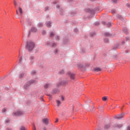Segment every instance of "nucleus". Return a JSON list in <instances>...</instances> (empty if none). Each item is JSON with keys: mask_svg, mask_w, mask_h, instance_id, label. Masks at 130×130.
Wrapping results in <instances>:
<instances>
[{"mask_svg": "<svg viewBox=\"0 0 130 130\" xmlns=\"http://www.w3.org/2000/svg\"><path fill=\"white\" fill-rule=\"evenodd\" d=\"M35 46V44L33 43V42L31 41H27L25 45V47L27 50L29 51H31L34 48Z\"/></svg>", "mask_w": 130, "mask_h": 130, "instance_id": "f257e3e1", "label": "nucleus"}, {"mask_svg": "<svg viewBox=\"0 0 130 130\" xmlns=\"http://www.w3.org/2000/svg\"><path fill=\"white\" fill-rule=\"evenodd\" d=\"M36 83H37V81H36V80H31L26 82L24 84V87L25 88V89H27V88H29V87L30 86V85H31V84H36Z\"/></svg>", "mask_w": 130, "mask_h": 130, "instance_id": "f03ea898", "label": "nucleus"}, {"mask_svg": "<svg viewBox=\"0 0 130 130\" xmlns=\"http://www.w3.org/2000/svg\"><path fill=\"white\" fill-rule=\"evenodd\" d=\"M24 114V113L21 111H17V112H15L13 113V116H20L21 115H23Z\"/></svg>", "mask_w": 130, "mask_h": 130, "instance_id": "7ed1b4c3", "label": "nucleus"}, {"mask_svg": "<svg viewBox=\"0 0 130 130\" xmlns=\"http://www.w3.org/2000/svg\"><path fill=\"white\" fill-rule=\"evenodd\" d=\"M49 121V119L47 118H44L42 120V122H43V123H45V124L46 125L48 124Z\"/></svg>", "mask_w": 130, "mask_h": 130, "instance_id": "20e7f679", "label": "nucleus"}, {"mask_svg": "<svg viewBox=\"0 0 130 130\" xmlns=\"http://www.w3.org/2000/svg\"><path fill=\"white\" fill-rule=\"evenodd\" d=\"M123 116H124V114L118 115L115 116V118H117V119H121Z\"/></svg>", "mask_w": 130, "mask_h": 130, "instance_id": "39448f33", "label": "nucleus"}, {"mask_svg": "<svg viewBox=\"0 0 130 130\" xmlns=\"http://www.w3.org/2000/svg\"><path fill=\"white\" fill-rule=\"evenodd\" d=\"M68 74L72 80H74L75 79V74H73L70 72H69Z\"/></svg>", "mask_w": 130, "mask_h": 130, "instance_id": "423d86ee", "label": "nucleus"}, {"mask_svg": "<svg viewBox=\"0 0 130 130\" xmlns=\"http://www.w3.org/2000/svg\"><path fill=\"white\" fill-rule=\"evenodd\" d=\"M114 127H117L118 128H120L122 127V124H117L114 126Z\"/></svg>", "mask_w": 130, "mask_h": 130, "instance_id": "0eeeda50", "label": "nucleus"}, {"mask_svg": "<svg viewBox=\"0 0 130 130\" xmlns=\"http://www.w3.org/2000/svg\"><path fill=\"white\" fill-rule=\"evenodd\" d=\"M29 60L31 62V63H33V62H34V56H31L29 57Z\"/></svg>", "mask_w": 130, "mask_h": 130, "instance_id": "6e6552de", "label": "nucleus"}, {"mask_svg": "<svg viewBox=\"0 0 130 130\" xmlns=\"http://www.w3.org/2000/svg\"><path fill=\"white\" fill-rule=\"evenodd\" d=\"M18 10L19 11L20 16H22V15H23V10H22L21 8L19 7Z\"/></svg>", "mask_w": 130, "mask_h": 130, "instance_id": "1a4fd4ad", "label": "nucleus"}, {"mask_svg": "<svg viewBox=\"0 0 130 130\" xmlns=\"http://www.w3.org/2000/svg\"><path fill=\"white\" fill-rule=\"evenodd\" d=\"M49 87H50V85L48 83H47L44 85V88H45V89H47V88H49Z\"/></svg>", "mask_w": 130, "mask_h": 130, "instance_id": "9d476101", "label": "nucleus"}, {"mask_svg": "<svg viewBox=\"0 0 130 130\" xmlns=\"http://www.w3.org/2000/svg\"><path fill=\"white\" fill-rule=\"evenodd\" d=\"M94 72H98L101 71V69L99 68H96L94 69Z\"/></svg>", "mask_w": 130, "mask_h": 130, "instance_id": "9b49d317", "label": "nucleus"}, {"mask_svg": "<svg viewBox=\"0 0 130 130\" xmlns=\"http://www.w3.org/2000/svg\"><path fill=\"white\" fill-rule=\"evenodd\" d=\"M31 32H35L37 31V29H36V28L32 27L31 29Z\"/></svg>", "mask_w": 130, "mask_h": 130, "instance_id": "f8f14e48", "label": "nucleus"}, {"mask_svg": "<svg viewBox=\"0 0 130 130\" xmlns=\"http://www.w3.org/2000/svg\"><path fill=\"white\" fill-rule=\"evenodd\" d=\"M47 27H51V22H50V21H48L47 22Z\"/></svg>", "mask_w": 130, "mask_h": 130, "instance_id": "ddd939ff", "label": "nucleus"}, {"mask_svg": "<svg viewBox=\"0 0 130 130\" xmlns=\"http://www.w3.org/2000/svg\"><path fill=\"white\" fill-rule=\"evenodd\" d=\"M24 77V73H21L19 75V79H22V78Z\"/></svg>", "mask_w": 130, "mask_h": 130, "instance_id": "4468645a", "label": "nucleus"}, {"mask_svg": "<svg viewBox=\"0 0 130 130\" xmlns=\"http://www.w3.org/2000/svg\"><path fill=\"white\" fill-rule=\"evenodd\" d=\"M84 108L85 109H89V108H90V105H86L85 106H84Z\"/></svg>", "mask_w": 130, "mask_h": 130, "instance_id": "2eb2a0df", "label": "nucleus"}, {"mask_svg": "<svg viewBox=\"0 0 130 130\" xmlns=\"http://www.w3.org/2000/svg\"><path fill=\"white\" fill-rule=\"evenodd\" d=\"M110 126V125L109 124L106 125L105 126V129H107L109 128Z\"/></svg>", "mask_w": 130, "mask_h": 130, "instance_id": "dca6fc26", "label": "nucleus"}, {"mask_svg": "<svg viewBox=\"0 0 130 130\" xmlns=\"http://www.w3.org/2000/svg\"><path fill=\"white\" fill-rule=\"evenodd\" d=\"M103 101H106L107 100V96H104L102 98Z\"/></svg>", "mask_w": 130, "mask_h": 130, "instance_id": "f3484780", "label": "nucleus"}, {"mask_svg": "<svg viewBox=\"0 0 130 130\" xmlns=\"http://www.w3.org/2000/svg\"><path fill=\"white\" fill-rule=\"evenodd\" d=\"M57 102V106L58 107L59 106L60 104H61V102L59 101H56Z\"/></svg>", "mask_w": 130, "mask_h": 130, "instance_id": "a211bd4d", "label": "nucleus"}, {"mask_svg": "<svg viewBox=\"0 0 130 130\" xmlns=\"http://www.w3.org/2000/svg\"><path fill=\"white\" fill-rule=\"evenodd\" d=\"M18 57H19V62H21V61H22V57L20 56V53H19V55L18 56Z\"/></svg>", "mask_w": 130, "mask_h": 130, "instance_id": "6ab92c4d", "label": "nucleus"}, {"mask_svg": "<svg viewBox=\"0 0 130 130\" xmlns=\"http://www.w3.org/2000/svg\"><path fill=\"white\" fill-rule=\"evenodd\" d=\"M111 13L112 14H115V13H116V10H115V9H112L111 11Z\"/></svg>", "mask_w": 130, "mask_h": 130, "instance_id": "aec40b11", "label": "nucleus"}, {"mask_svg": "<svg viewBox=\"0 0 130 130\" xmlns=\"http://www.w3.org/2000/svg\"><path fill=\"white\" fill-rule=\"evenodd\" d=\"M66 84H68V82H67V81H62L61 83V85H66Z\"/></svg>", "mask_w": 130, "mask_h": 130, "instance_id": "412c9836", "label": "nucleus"}, {"mask_svg": "<svg viewBox=\"0 0 130 130\" xmlns=\"http://www.w3.org/2000/svg\"><path fill=\"white\" fill-rule=\"evenodd\" d=\"M53 36H54V32H51L50 37H53Z\"/></svg>", "mask_w": 130, "mask_h": 130, "instance_id": "4be33fe9", "label": "nucleus"}, {"mask_svg": "<svg viewBox=\"0 0 130 130\" xmlns=\"http://www.w3.org/2000/svg\"><path fill=\"white\" fill-rule=\"evenodd\" d=\"M104 42H105L106 43H107L108 42H109V40H108V39H105L104 40Z\"/></svg>", "mask_w": 130, "mask_h": 130, "instance_id": "5701e85b", "label": "nucleus"}, {"mask_svg": "<svg viewBox=\"0 0 130 130\" xmlns=\"http://www.w3.org/2000/svg\"><path fill=\"white\" fill-rule=\"evenodd\" d=\"M78 68H80L81 69V68H83V64H79L78 65Z\"/></svg>", "mask_w": 130, "mask_h": 130, "instance_id": "b1692460", "label": "nucleus"}, {"mask_svg": "<svg viewBox=\"0 0 130 130\" xmlns=\"http://www.w3.org/2000/svg\"><path fill=\"white\" fill-rule=\"evenodd\" d=\"M20 130H26V129L24 126H21L20 127Z\"/></svg>", "mask_w": 130, "mask_h": 130, "instance_id": "393cba45", "label": "nucleus"}, {"mask_svg": "<svg viewBox=\"0 0 130 130\" xmlns=\"http://www.w3.org/2000/svg\"><path fill=\"white\" fill-rule=\"evenodd\" d=\"M59 73V74H63L64 73V71L63 70H62Z\"/></svg>", "mask_w": 130, "mask_h": 130, "instance_id": "a878e982", "label": "nucleus"}, {"mask_svg": "<svg viewBox=\"0 0 130 130\" xmlns=\"http://www.w3.org/2000/svg\"><path fill=\"white\" fill-rule=\"evenodd\" d=\"M38 26L39 27H42V26H43V24L42 23H40L38 24Z\"/></svg>", "mask_w": 130, "mask_h": 130, "instance_id": "bb28decb", "label": "nucleus"}, {"mask_svg": "<svg viewBox=\"0 0 130 130\" xmlns=\"http://www.w3.org/2000/svg\"><path fill=\"white\" fill-rule=\"evenodd\" d=\"M107 26L108 27H110V26H111V23L110 22H108L107 24Z\"/></svg>", "mask_w": 130, "mask_h": 130, "instance_id": "cd10ccee", "label": "nucleus"}, {"mask_svg": "<svg viewBox=\"0 0 130 130\" xmlns=\"http://www.w3.org/2000/svg\"><path fill=\"white\" fill-rule=\"evenodd\" d=\"M7 111V109L4 108L2 110V112H6Z\"/></svg>", "mask_w": 130, "mask_h": 130, "instance_id": "c85d7f7f", "label": "nucleus"}, {"mask_svg": "<svg viewBox=\"0 0 130 130\" xmlns=\"http://www.w3.org/2000/svg\"><path fill=\"white\" fill-rule=\"evenodd\" d=\"M52 47H55V46H56V44L54 43V44H52Z\"/></svg>", "mask_w": 130, "mask_h": 130, "instance_id": "c756f323", "label": "nucleus"}, {"mask_svg": "<svg viewBox=\"0 0 130 130\" xmlns=\"http://www.w3.org/2000/svg\"><path fill=\"white\" fill-rule=\"evenodd\" d=\"M105 36H109V33L106 32V33H105Z\"/></svg>", "mask_w": 130, "mask_h": 130, "instance_id": "7c9ffc66", "label": "nucleus"}, {"mask_svg": "<svg viewBox=\"0 0 130 130\" xmlns=\"http://www.w3.org/2000/svg\"><path fill=\"white\" fill-rule=\"evenodd\" d=\"M112 2L114 3V4H115V3H116V2H117V0H112Z\"/></svg>", "mask_w": 130, "mask_h": 130, "instance_id": "2f4dec72", "label": "nucleus"}, {"mask_svg": "<svg viewBox=\"0 0 130 130\" xmlns=\"http://www.w3.org/2000/svg\"><path fill=\"white\" fill-rule=\"evenodd\" d=\"M55 39H56V40H58V39H59V37H58V36H56V37H55Z\"/></svg>", "mask_w": 130, "mask_h": 130, "instance_id": "473e14b6", "label": "nucleus"}, {"mask_svg": "<svg viewBox=\"0 0 130 130\" xmlns=\"http://www.w3.org/2000/svg\"><path fill=\"white\" fill-rule=\"evenodd\" d=\"M123 31H124V32H127V29H123Z\"/></svg>", "mask_w": 130, "mask_h": 130, "instance_id": "72a5a7b5", "label": "nucleus"}, {"mask_svg": "<svg viewBox=\"0 0 130 130\" xmlns=\"http://www.w3.org/2000/svg\"><path fill=\"white\" fill-rule=\"evenodd\" d=\"M54 52H55V53H57L58 50L57 49H55Z\"/></svg>", "mask_w": 130, "mask_h": 130, "instance_id": "f704fd0d", "label": "nucleus"}, {"mask_svg": "<svg viewBox=\"0 0 130 130\" xmlns=\"http://www.w3.org/2000/svg\"><path fill=\"white\" fill-rule=\"evenodd\" d=\"M14 6L17 7V2H16V1H14Z\"/></svg>", "mask_w": 130, "mask_h": 130, "instance_id": "c9c22d12", "label": "nucleus"}, {"mask_svg": "<svg viewBox=\"0 0 130 130\" xmlns=\"http://www.w3.org/2000/svg\"><path fill=\"white\" fill-rule=\"evenodd\" d=\"M34 130H36V127H35V125L34 124V127H33Z\"/></svg>", "mask_w": 130, "mask_h": 130, "instance_id": "e433bc0d", "label": "nucleus"}, {"mask_svg": "<svg viewBox=\"0 0 130 130\" xmlns=\"http://www.w3.org/2000/svg\"><path fill=\"white\" fill-rule=\"evenodd\" d=\"M61 100H62V101H63L64 100V98H63L62 96H61Z\"/></svg>", "mask_w": 130, "mask_h": 130, "instance_id": "4c0bfd02", "label": "nucleus"}, {"mask_svg": "<svg viewBox=\"0 0 130 130\" xmlns=\"http://www.w3.org/2000/svg\"><path fill=\"white\" fill-rule=\"evenodd\" d=\"M32 74H36V71H32Z\"/></svg>", "mask_w": 130, "mask_h": 130, "instance_id": "58836bf2", "label": "nucleus"}, {"mask_svg": "<svg viewBox=\"0 0 130 130\" xmlns=\"http://www.w3.org/2000/svg\"><path fill=\"white\" fill-rule=\"evenodd\" d=\"M127 130H130V126H128L127 128Z\"/></svg>", "mask_w": 130, "mask_h": 130, "instance_id": "ea45409f", "label": "nucleus"}, {"mask_svg": "<svg viewBox=\"0 0 130 130\" xmlns=\"http://www.w3.org/2000/svg\"><path fill=\"white\" fill-rule=\"evenodd\" d=\"M48 9V7H46L45 8V11H47Z\"/></svg>", "mask_w": 130, "mask_h": 130, "instance_id": "a19ab883", "label": "nucleus"}, {"mask_svg": "<svg viewBox=\"0 0 130 130\" xmlns=\"http://www.w3.org/2000/svg\"><path fill=\"white\" fill-rule=\"evenodd\" d=\"M91 108H92V109H94V106H92L91 107Z\"/></svg>", "mask_w": 130, "mask_h": 130, "instance_id": "79ce46f5", "label": "nucleus"}, {"mask_svg": "<svg viewBox=\"0 0 130 130\" xmlns=\"http://www.w3.org/2000/svg\"><path fill=\"white\" fill-rule=\"evenodd\" d=\"M16 13L17 15L19 14V12H18V10H16Z\"/></svg>", "mask_w": 130, "mask_h": 130, "instance_id": "37998d69", "label": "nucleus"}, {"mask_svg": "<svg viewBox=\"0 0 130 130\" xmlns=\"http://www.w3.org/2000/svg\"><path fill=\"white\" fill-rule=\"evenodd\" d=\"M126 40L127 41V40H128V38H126Z\"/></svg>", "mask_w": 130, "mask_h": 130, "instance_id": "c03bdc74", "label": "nucleus"}, {"mask_svg": "<svg viewBox=\"0 0 130 130\" xmlns=\"http://www.w3.org/2000/svg\"><path fill=\"white\" fill-rule=\"evenodd\" d=\"M6 130H12V129L10 128H7Z\"/></svg>", "mask_w": 130, "mask_h": 130, "instance_id": "a18cd8bd", "label": "nucleus"}, {"mask_svg": "<svg viewBox=\"0 0 130 130\" xmlns=\"http://www.w3.org/2000/svg\"><path fill=\"white\" fill-rule=\"evenodd\" d=\"M57 121H58V119H57L55 121V122H57Z\"/></svg>", "mask_w": 130, "mask_h": 130, "instance_id": "49530a36", "label": "nucleus"}, {"mask_svg": "<svg viewBox=\"0 0 130 130\" xmlns=\"http://www.w3.org/2000/svg\"><path fill=\"white\" fill-rule=\"evenodd\" d=\"M48 96H49V97H51V95L49 94Z\"/></svg>", "mask_w": 130, "mask_h": 130, "instance_id": "de8ad7c7", "label": "nucleus"}, {"mask_svg": "<svg viewBox=\"0 0 130 130\" xmlns=\"http://www.w3.org/2000/svg\"><path fill=\"white\" fill-rule=\"evenodd\" d=\"M43 130H46V128H43Z\"/></svg>", "mask_w": 130, "mask_h": 130, "instance_id": "09e8293b", "label": "nucleus"}, {"mask_svg": "<svg viewBox=\"0 0 130 130\" xmlns=\"http://www.w3.org/2000/svg\"><path fill=\"white\" fill-rule=\"evenodd\" d=\"M45 34V31H44V34Z\"/></svg>", "mask_w": 130, "mask_h": 130, "instance_id": "8fccbe9b", "label": "nucleus"}, {"mask_svg": "<svg viewBox=\"0 0 130 130\" xmlns=\"http://www.w3.org/2000/svg\"><path fill=\"white\" fill-rule=\"evenodd\" d=\"M81 52L82 53H83V51H81Z\"/></svg>", "mask_w": 130, "mask_h": 130, "instance_id": "3c124183", "label": "nucleus"}]
</instances>
